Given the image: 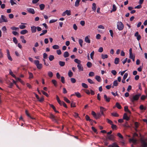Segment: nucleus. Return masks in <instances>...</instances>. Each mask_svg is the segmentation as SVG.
<instances>
[{
    "mask_svg": "<svg viewBox=\"0 0 147 147\" xmlns=\"http://www.w3.org/2000/svg\"><path fill=\"white\" fill-rule=\"evenodd\" d=\"M141 95L140 94H138L134 96L132 98H130L131 102H134L135 101L137 100H138L140 97Z\"/></svg>",
    "mask_w": 147,
    "mask_h": 147,
    "instance_id": "f257e3e1",
    "label": "nucleus"
},
{
    "mask_svg": "<svg viewBox=\"0 0 147 147\" xmlns=\"http://www.w3.org/2000/svg\"><path fill=\"white\" fill-rule=\"evenodd\" d=\"M61 80L62 82L64 84L65 83V80L64 77L63 76H62L61 77Z\"/></svg>",
    "mask_w": 147,
    "mask_h": 147,
    "instance_id": "603ef678",
    "label": "nucleus"
},
{
    "mask_svg": "<svg viewBox=\"0 0 147 147\" xmlns=\"http://www.w3.org/2000/svg\"><path fill=\"white\" fill-rule=\"evenodd\" d=\"M123 119L128 121L129 119V117L127 116L126 114L125 113L124 114L123 116Z\"/></svg>",
    "mask_w": 147,
    "mask_h": 147,
    "instance_id": "a211bd4d",
    "label": "nucleus"
},
{
    "mask_svg": "<svg viewBox=\"0 0 147 147\" xmlns=\"http://www.w3.org/2000/svg\"><path fill=\"white\" fill-rule=\"evenodd\" d=\"M26 10L30 13L32 14H34L35 13V12L33 9L28 8H27Z\"/></svg>",
    "mask_w": 147,
    "mask_h": 147,
    "instance_id": "0eeeda50",
    "label": "nucleus"
},
{
    "mask_svg": "<svg viewBox=\"0 0 147 147\" xmlns=\"http://www.w3.org/2000/svg\"><path fill=\"white\" fill-rule=\"evenodd\" d=\"M64 100L66 102L69 103H70V101L65 97H63Z\"/></svg>",
    "mask_w": 147,
    "mask_h": 147,
    "instance_id": "ea45409f",
    "label": "nucleus"
},
{
    "mask_svg": "<svg viewBox=\"0 0 147 147\" xmlns=\"http://www.w3.org/2000/svg\"><path fill=\"white\" fill-rule=\"evenodd\" d=\"M83 41L82 39L79 40V43L81 47H82Z\"/></svg>",
    "mask_w": 147,
    "mask_h": 147,
    "instance_id": "4c0bfd02",
    "label": "nucleus"
},
{
    "mask_svg": "<svg viewBox=\"0 0 147 147\" xmlns=\"http://www.w3.org/2000/svg\"><path fill=\"white\" fill-rule=\"evenodd\" d=\"M87 80L88 82L90 84H93L94 83V82L90 79H88Z\"/></svg>",
    "mask_w": 147,
    "mask_h": 147,
    "instance_id": "de8ad7c7",
    "label": "nucleus"
},
{
    "mask_svg": "<svg viewBox=\"0 0 147 147\" xmlns=\"http://www.w3.org/2000/svg\"><path fill=\"white\" fill-rule=\"evenodd\" d=\"M69 56V54L68 52L66 51L64 53L63 56L65 58L68 57Z\"/></svg>",
    "mask_w": 147,
    "mask_h": 147,
    "instance_id": "b1692460",
    "label": "nucleus"
},
{
    "mask_svg": "<svg viewBox=\"0 0 147 147\" xmlns=\"http://www.w3.org/2000/svg\"><path fill=\"white\" fill-rule=\"evenodd\" d=\"M74 61L75 63L78 64V65L81 64L80 63H81V61L80 60L78 59H75L74 60Z\"/></svg>",
    "mask_w": 147,
    "mask_h": 147,
    "instance_id": "bb28decb",
    "label": "nucleus"
},
{
    "mask_svg": "<svg viewBox=\"0 0 147 147\" xmlns=\"http://www.w3.org/2000/svg\"><path fill=\"white\" fill-rule=\"evenodd\" d=\"M112 115L114 117H118L119 116V115L117 113H112Z\"/></svg>",
    "mask_w": 147,
    "mask_h": 147,
    "instance_id": "69168bd1",
    "label": "nucleus"
},
{
    "mask_svg": "<svg viewBox=\"0 0 147 147\" xmlns=\"http://www.w3.org/2000/svg\"><path fill=\"white\" fill-rule=\"evenodd\" d=\"M100 111L101 113V115H104V114L103 112L104 111H105L106 110V109L105 108H104L102 107H100Z\"/></svg>",
    "mask_w": 147,
    "mask_h": 147,
    "instance_id": "9b49d317",
    "label": "nucleus"
},
{
    "mask_svg": "<svg viewBox=\"0 0 147 147\" xmlns=\"http://www.w3.org/2000/svg\"><path fill=\"white\" fill-rule=\"evenodd\" d=\"M28 74L29 75V78H32L33 77V75L32 74V73L30 72H28Z\"/></svg>",
    "mask_w": 147,
    "mask_h": 147,
    "instance_id": "4d7b16f0",
    "label": "nucleus"
},
{
    "mask_svg": "<svg viewBox=\"0 0 147 147\" xmlns=\"http://www.w3.org/2000/svg\"><path fill=\"white\" fill-rule=\"evenodd\" d=\"M107 122L110 124H111V125H112L113 124V122L111 120H109L108 119H107Z\"/></svg>",
    "mask_w": 147,
    "mask_h": 147,
    "instance_id": "680f3d73",
    "label": "nucleus"
},
{
    "mask_svg": "<svg viewBox=\"0 0 147 147\" xmlns=\"http://www.w3.org/2000/svg\"><path fill=\"white\" fill-rule=\"evenodd\" d=\"M128 76V74L127 73H125L124 75L123 76V79L124 80H125L127 78Z\"/></svg>",
    "mask_w": 147,
    "mask_h": 147,
    "instance_id": "338daca9",
    "label": "nucleus"
},
{
    "mask_svg": "<svg viewBox=\"0 0 147 147\" xmlns=\"http://www.w3.org/2000/svg\"><path fill=\"white\" fill-rule=\"evenodd\" d=\"M87 66L89 67H90L92 66V63L90 62H88L87 63Z\"/></svg>",
    "mask_w": 147,
    "mask_h": 147,
    "instance_id": "37998d69",
    "label": "nucleus"
},
{
    "mask_svg": "<svg viewBox=\"0 0 147 147\" xmlns=\"http://www.w3.org/2000/svg\"><path fill=\"white\" fill-rule=\"evenodd\" d=\"M77 67L79 71L83 70V67L81 64L78 65Z\"/></svg>",
    "mask_w": 147,
    "mask_h": 147,
    "instance_id": "f8f14e48",
    "label": "nucleus"
},
{
    "mask_svg": "<svg viewBox=\"0 0 147 147\" xmlns=\"http://www.w3.org/2000/svg\"><path fill=\"white\" fill-rule=\"evenodd\" d=\"M135 136H138V134L136 133H134L133 135V138L129 139V142L130 143H132L134 144L136 143L137 140L134 138Z\"/></svg>",
    "mask_w": 147,
    "mask_h": 147,
    "instance_id": "7ed1b4c3",
    "label": "nucleus"
},
{
    "mask_svg": "<svg viewBox=\"0 0 147 147\" xmlns=\"http://www.w3.org/2000/svg\"><path fill=\"white\" fill-rule=\"evenodd\" d=\"M102 58L103 59L107 58H108V55H106L102 54L101 55Z\"/></svg>",
    "mask_w": 147,
    "mask_h": 147,
    "instance_id": "79ce46f5",
    "label": "nucleus"
},
{
    "mask_svg": "<svg viewBox=\"0 0 147 147\" xmlns=\"http://www.w3.org/2000/svg\"><path fill=\"white\" fill-rule=\"evenodd\" d=\"M94 54V51H92L90 54V56L91 58L92 59H93V56Z\"/></svg>",
    "mask_w": 147,
    "mask_h": 147,
    "instance_id": "5fc2aeb1",
    "label": "nucleus"
},
{
    "mask_svg": "<svg viewBox=\"0 0 147 147\" xmlns=\"http://www.w3.org/2000/svg\"><path fill=\"white\" fill-rule=\"evenodd\" d=\"M28 32V31L26 30H22L20 32L21 34H24Z\"/></svg>",
    "mask_w": 147,
    "mask_h": 147,
    "instance_id": "412c9836",
    "label": "nucleus"
},
{
    "mask_svg": "<svg viewBox=\"0 0 147 147\" xmlns=\"http://www.w3.org/2000/svg\"><path fill=\"white\" fill-rule=\"evenodd\" d=\"M95 79L98 82H100L101 80L100 77L98 76H96L95 77Z\"/></svg>",
    "mask_w": 147,
    "mask_h": 147,
    "instance_id": "5701e85b",
    "label": "nucleus"
},
{
    "mask_svg": "<svg viewBox=\"0 0 147 147\" xmlns=\"http://www.w3.org/2000/svg\"><path fill=\"white\" fill-rule=\"evenodd\" d=\"M57 20L52 19L49 21V23L50 24L52 23L56 22Z\"/></svg>",
    "mask_w": 147,
    "mask_h": 147,
    "instance_id": "3c124183",
    "label": "nucleus"
},
{
    "mask_svg": "<svg viewBox=\"0 0 147 147\" xmlns=\"http://www.w3.org/2000/svg\"><path fill=\"white\" fill-rule=\"evenodd\" d=\"M31 31L32 33H35L36 31V27L33 26L31 27Z\"/></svg>",
    "mask_w": 147,
    "mask_h": 147,
    "instance_id": "9d476101",
    "label": "nucleus"
},
{
    "mask_svg": "<svg viewBox=\"0 0 147 147\" xmlns=\"http://www.w3.org/2000/svg\"><path fill=\"white\" fill-rule=\"evenodd\" d=\"M70 81L72 83H75L76 82L75 79L74 78H71Z\"/></svg>",
    "mask_w": 147,
    "mask_h": 147,
    "instance_id": "a19ab883",
    "label": "nucleus"
},
{
    "mask_svg": "<svg viewBox=\"0 0 147 147\" xmlns=\"http://www.w3.org/2000/svg\"><path fill=\"white\" fill-rule=\"evenodd\" d=\"M119 59L118 58H116L115 60L114 63L116 64H117L119 63Z\"/></svg>",
    "mask_w": 147,
    "mask_h": 147,
    "instance_id": "c85d7f7f",
    "label": "nucleus"
},
{
    "mask_svg": "<svg viewBox=\"0 0 147 147\" xmlns=\"http://www.w3.org/2000/svg\"><path fill=\"white\" fill-rule=\"evenodd\" d=\"M94 73L92 71L90 72L89 74V76H94Z\"/></svg>",
    "mask_w": 147,
    "mask_h": 147,
    "instance_id": "8fccbe9b",
    "label": "nucleus"
},
{
    "mask_svg": "<svg viewBox=\"0 0 147 147\" xmlns=\"http://www.w3.org/2000/svg\"><path fill=\"white\" fill-rule=\"evenodd\" d=\"M118 83L117 80H115L114 81L113 83V86H112V88H114V86H116L118 85Z\"/></svg>",
    "mask_w": 147,
    "mask_h": 147,
    "instance_id": "7c9ffc66",
    "label": "nucleus"
},
{
    "mask_svg": "<svg viewBox=\"0 0 147 147\" xmlns=\"http://www.w3.org/2000/svg\"><path fill=\"white\" fill-rule=\"evenodd\" d=\"M142 147H147V142H146L144 140L141 141Z\"/></svg>",
    "mask_w": 147,
    "mask_h": 147,
    "instance_id": "6e6552de",
    "label": "nucleus"
},
{
    "mask_svg": "<svg viewBox=\"0 0 147 147\" xmlns=\"http://www.w3.org/2000/svg\"><path fill=\"white\" fill-rule=\"evenodd\" d=\"M39 6L40 8V9L41 10H43L45 7V5L43 4H40L39 5Z\"/></svg>",
    "mask_w": 147,
    "mask_h": 147,
    "instance_id": "aec40b11",
    "label": "nucleus"
},
{
    "mask_svg": "<svg viewBox=\"0 0 147 147\" xmlns=\"http://www.w3.org/2000/svg\"><path fill=\"white\" fill-rule=\"evenodd\" d=\"M75 93V95L78 97L80 98L81 97V95L80 93L79 92H76Z\"/></svg>",
    "mask_w": 147,
    "mask_h": 147,
    "instance_id": "a18cd8bd",
    "label": "nucleus"
},
{
    "mask_svg": "<svg viewBox=\"0 0 147 147\" xmlns=\"http://www.w3.org/2000/svg\"><path fill=\"white\" fill-rule=\"evenodd\" d=\"M82 86L83 87L85 88H88V85L84 83H82Z\"/></svg>",
    "mask_w": 147,
    "mask_h": 147,
    "instance_id": "49530a36",
    "label": "nucleus"
},
{
    "mask_svg": "<svg viewBox=\"0 0 147 147\" xmlns=\"http://www.w3.org/2000/svg\"><path fill=\"white\" fill-rule=\"evenodd\" d=\"M47 55L45 53H44L43 54V57L44 59H47Z\"/></svg>",
    "mask_w": 147,
    "mask_h": 147,
    "instance_id": "774afa93",
    "label": "nucleus"
},
{
    "mask_svg": "<svg viewBox=\"0 0 147 147\" xmlns=\"http://www.w3.org/2000/svg\"><path fill=\"white\" fill-rule=\"evenodd\" d=\"M1 19L2 22H8V20L6 17L4 15H1Z\"/></svg>",
    "mask_w": 147,
    "mask_h": 147,
    "instance_id": "423d86ee",
    "label": "nucleus"
},
{
    "mask_svg": "<svg viewBox=\"0 0 147 147\" xmlns=\"http://www.w3.org/2000/svg\"><path fill=\"white\" fill-rule=\"evenodd\" d=\"M65 64V63L64 61H59V64L61 67L64 66Z\"/></svg>",
    "mask_w": 147,
    "mask_h": 147,
    "instance_id": "a878e982",
    "label": "nucleus"
},
{
    "mask_svg": "<svg viewBox=\"0 0 147 147\" xmlns=\"http://www.w3.org/2000/svg\"><path fill=\"white\" fill-rule=\"evenodd\" d=\"M42 93L43 94H44V95L46 96L47 97H48L49 96L48 94L46 92H45V91H44L43 90H42Z\"/></svg>",
    "mask_w": 147,
    "mask_h": 147,
    "instance_id": "e2e57ef3",
    "label": "nucleus"
},
{
    "mask_svg": "<svg viewBox=\"0 0 147 147\" xmlns=\"http://www.w3.org/2000/svg\"><path fill=\"white\" fill-rule=\"evenodd\" d=\"M85 41L87 43H90V40L89 39L88 37L86 36L85 37Z\"/></svg>",
    "mask_w": 147,
    "mask_h": 147,
    "instance_id": "4be33fe9",
    "label": "nucleus"
},
{
    "mask_svg": "<svg viewBox=\"0 0 147 147\" xmlns=\"http://www.w3.org/2000/svg\"><path fill=\"white\" fill-rule=\"evenodd\" d=\"M111 127L113 129H116L117 128V126L116 125L113 124L111 125Z\"/></svg>",
    "mask_w": 147,
    "mask_h": 147,
    "instance_id": "bf43d9fd",
    "label": "nucleus"
},
{
    "mask_svg": "<svg viewBox=\"0 0 147 147\" xmlns=\"http://www.w3.org/2000/svg\"><path fill=\"white\" fill-rule=\"evenodd\" d=\"M108 138L109 140H112L114 138V136L112 135H111L108 136Z\"/></svg>",
    "mask_w": 147,
    "mask_h": 147,
    "instance_id": "f704fd0d",
    "label": "nucleus"
},
{
    "mask_svg": "<svg viewBox=\"0 0 147 147\" xmlns=\"http://www.w3.org/2000/svg\"><path fill=\"white\" fill-rule=\"evenodd\" d=\"M134 36H135L137 37V39L138 41H139L141 39V37L140 34H139V33L138 32H136Z\"/></svg>",
    "mask_w": 147,
    "mask_h": 147,
    "instance_id": "1a4fd4ad",
    "label": "nucleus"
},
{
    "mask_svg": "<svg viewBox=\"0 0 147 147\" xmlns=\"http://www.w3.org/2000/svg\"><path fill=\"white\" fill-rule=\"evenodd\" d=\"M73 75V73L71 70L69 71L68 73V75L69 77H71Z\"/></svg>",
    "mask_w": 147,
    "mask_h": 147,
    "instance_id": "72a5a7b5",
    "label": "nucleus"
},
{
    "mask_svg": "<svg viewBox=\"0 0 147 147\" xmlns=\"http://www.w3.org/2000/svg\"><path fill=\"white\" fill-rule=\"evenodd\" d=\"M71 107H76L75 103L73 101L72 102L71 104Z\"/></svg>",
    "mask_w": 147,
    "mask_h": 147,
    "instance_id": "0e129e2a",
    "label": "nucleus"
},
{
    "mask_svg": "<svg viewBox=\"0 0 147 147\" xmlns=\"http://www.w3.org/2000/svg\"><path fill=\"white\" fill-rule=\"evenodd\" d=\"M19 28L21 29H25L26 28V26L24 25H20L19 26Z\"/></svg>",
    "mask_w": 147,
    "mask_h": 147,
    "instance_id": "09e8293b",
    "label": "nucleus"
},
{
    "mask_svg": "<svg viewBox=\"0 0 147 147\" xmlns=\"http://www.w3.org/2000/svg\"><path fill=\"white\" fill-rule=\"evenodd\" d=\"M11 29L15 31H18L19 30V28L18 27H16L14 26H13L11 27Z\"/></svg>",
    "mask_w": 147,
    "mask_h": 147,
    "instance_id": "6ab92c4d",
    "label": "nucleus"
},
{
    "mask_svg": "<svg viewBox=\"0 0 147 147\" xmlns=\"http://www.w3.org/2000/svg\"><path fill=\"white\" fill-rule=\"evenodd\" d=\"M9 73L10 74L13 78H16V76L14 74H13V72L11 69H9Z\"/></svg>",
    "mask_w": 147,
    "mask_h": 147,
    "instance_id": "e433bc0d",
    "label": "nucleus"
},
{
    "mask_svg": "<svg viewBox=\"0 0 147 147\" xmlns=\"http://www.w3.org/2000/svg\"><path fill=\"white\" fill-rule=\"evenodd\" d=\"M49 59L51 61H52L54 59V56L53 55H51L49 57Z\"/></svg>",
    "mask_w": 147,
    "mask_h": 147,
    "instance_id": "2f4dec72",
    "label": "nucleus"
},
{
    "mask_svg": "<svg viewBox=\"0 0 147 147\" xmlns=\"http://www.w3.org/2000/svg\"><path fill=\"white\" fill-rule=\"evenodd\" d=\"M48 75L49 77L51 78L53 76V73L51 71H49L48 73Z\"/></svg>",
    "mask_w": 147,
    "mask_h": 147,
    "instance_id": "c9c22d12",
    "label": "nucleus"
},
{
    "mask_svg": "<svg viewBox=\"0 0 147 147\" xmlns=\"http://www.w3.org/2000/svg\"><path fill=\"white\" fill-rule=\"evenodd\" d=\"M66 15L68 16H70L71 15V11L70 10H66L65 11L63 12L62 14L63 16H65Z\"/></svg>",
    "mask_w": 147,
    "mask_h": 147,
    "instance_id": "39448f33",
    "label": "nucleus"
},
{
    "mask_svg": "<svg viewBox=\"0 0 147 147\" xmlns=\"http://www.w3.org/2000/svg\"><path fill=\"white\" fill-rule=\"evenodd\" d=\"M104 98L107 102H109L110 101V98L107 97V96L106 94L104 95Z\"/></svg>",
    "mask_w": 147,
    "mask_h": 147,
    "instance_id": "ddd939ff",
    "label": "nucleus"
},
{
    "mask_svg": "<svg viewBox=\"0 0 147 147\" xmlns=\"http://www.w3.org/2000/svg\"><path fill=\"white\" fill-rule=\"evenodd\" d=\"M92 115L94 116V117L96 119V113L94 111H92Z\"/></svg>",
    "mask_w": 147,
    "mask_h": 147,
    "instance_id": "13d9d810",
    "label": "nucleus"
},
{
    "mask_svg": "<svg viewBox=\"0 0 147 147\" xmlns=\"http://www.w3.org/2000/svg\"><path fill=\"white\" fill-rule=\"evenodd\" d=\"M53 48L54 49H58L59 48V47L57 45H55L53 46Z\"/></svg>",
    "mask_w": 147,
    "mask_h": 147,
    "instance_id": "cd10ccee",
    "label": "nucleus"
},
{
    "mask_svg": "<svg viewBox=\"0 0 147 147\" xmlns=\"http://www.w3.org/2000/svg\"><path fill=\"white\" fill-rule=\"evenodd\" d=\"M50 117L51 119L53 121H56V119L55 118V117L54 115L53 114H51L50 116Z\"/></svg>",
    "mask_w": 147,
    "mask_h": 147,
    "instance_id": "f3484780",
    "label": "nucleus"
},
{
    "mask_svg": "<svg viewBox=\"0 0 147 147\" xmlns=\"http://www.w3.org/2000/svg\"><path fill=\"white\" fill-rule=\"evenodd\" d=\"M34 64L38 69H41L42 67V65L41 63H40L38 60H34Z\"/></svg>",
    "mask_w": 147,
    "mask_h": 147,
    "instance_id": "20e7f679",
    "label": "nucleus"
},
{
    "mask_svg": "<svg viewBox=\"0 0 147 147\" xmlns=\"http://www.w3.org/2000/svg\"><path fill=\"white\" fill-rule=\"evenodd\" d=\"M124 110L125 111L128 112L129 113H131V112L129 110L127 106L124 107Z\"/></svg>",
    "mask_w": 147,
    "mask_h": 147,
    "instance_id": "58836bf2",
    "label": "nucleus"
},
{
    "mask_svg": "<svg viewBox=\"0 0 147 147\" xmlns=\"http://www.w3.org/2000/svg\"><path fill=\"white\" fill-rule=\"evenodd\" d=\"M52 82L54 85L56 87L57 85V81L55 80H52Z\"/></svg>",
    "mask_w": 147,
    "mask_h": 147,
    "instance_id": "c756f323",
    "label": "nucleus"
},
{
    "mask_svg": "<svg viewBox=\"0 0 147 147\" xmlns=\"http://www.w3.org/2000/svg\"><path fill=\"white\" fill-rule=\"evenodd\" d=\"M47 30H42V33L40 34V36H42L45 34L47 32Z\"/></svg>",
    "mask_w": 147,
    "mask_h": 147,
    "instance_id": "473e14b6",
    "label": "nucleus"
},
{
    "mask_svg": "<svg viewBox=\"0 0 147 147\" xmlns=\"http://www.w3.org/2000/svg\"><path fill=\"white\" fill-rule=\"evenodd\" d=\"M117 9V7L116 6L115 4H113V8L112 10L111 11V13L112 12L115 11Z\"/></svg>",
    "mask_w": 147,
    "mask_h": 147,
    "instance_id": "2eb2a0df",
    "label": "nucleus"
},
{
    "mask_svg": "<svg viewBox=\"0 0 147 147\" xmlns=\"http://www.w3.org/2000/svg\"><path fill=\"white\" fill-rule=\"evenodd\" d=\"M138 123L137 122H135V126L136 127V128H135V130L137 131V128L138 127Z\"/></svg>",
    "mask_w": 147,
    "mask_h": 147,
    "instance_id": "6e6d98bb",
    "label": "nucleus"
},
{
    "mask_svg": "<svg viewBox=\"0 0 147 147\" xmlns=\"http://www.w3.org/2000/svg\"><path fill=\"white\" fill-rule=\"evenodd\" d=\"M109 147H119L116 143H113L112 144L108 146Z\"/></svg>",
    "mask_w": 147,
    "mask_h": 147,
    "instance_id": "4468645a",
    "label": "nucleus"
},
{
    "mask_svg": "<svg viewBox=\"0 0 147 147\" xmlns=\"http://www.w3.org/2000/svg\"><path fill=\"white\" fill-rule=\"evenodd\" d=\"M117 26L119 30H121L123 29L124 26L121 22H118L117 23Z\"/></svg>",
    "mask_w": 147,
    "mask_h": 147,
    "instance_id": "f03ea898",
    "label": "nucleus"
},
{
    "mask_svg": "<svg viewBox=\"0 0 147 147\" xmlns=\"http://www.w3.org/2000/svg\"><path fill=\"white\" fill-rule=\"evenodd\" d=\"M116 107L119 109H121V105L118 103L116 102Z\"/></svg>",
    "mask_w": 147,
    "mask_h": 147,
    "instance_id": "c03bdc74",
    "label": "nucleus"
},
{
    "mask_svg": "<svg viewBox=\"0 0 147 147\" xmlns=\"http://www.w3.org/2000/svg\"><path fill=\"white\" fill-rule=\"evenodd\" d=\"M81 0H76L75 2V6L76 7H78L79 5V3Z\"/></svg>",
    "mask_w": 147,
    "mask_h": 147,
    "instance_id": "393cba45",
    "label": "nucleus"
},
{
    "mask_svg": "<svg viewBox=\"0 0 147 147\" xmlns=\"http://www.w3.org/2000/svg\"><path fill=\"white\" fill-rule=\"evenodd\" d=\"M92 9L93 11H95L96 9V4L95 3H93L92 4Z\"/></svg>",
    "mask_w": 147,
    "mask_h": 147,
    "instance_id": "dca6fc26",
    "label": "nucleus"
},
{
    "mask_svg": "<svg viewBox=\"0 0 147 147\" xmlns=\"http://www.w3.org/2000/svg\"><path fill=\"white\" fill-rule=\"evenodd\" d=\"M13 41L16 44L18 43L16 37H14L13 38Z\"/></svg>",
    "mask_w": 147,
    "mask_h": 147,
    "instance_id": "864d4df0",
    "label": "nucleus"
},
{
    "mask_svg": "<svg viewBox=\"0 0 147 147\" xmlns=\"http://www.w3.org/2000/svg\"><path fill=\"white\" fill-rule=\"evenodd\" d=\"M10 2L11 3V5H13L15 4H16V3L13 0H10Z\"/></svg>",
    "mask_w": 147,
    "mask_h": 147,
    "instance_id": "052dcab7",
    "label": "nucleus"
}]
</instances>
